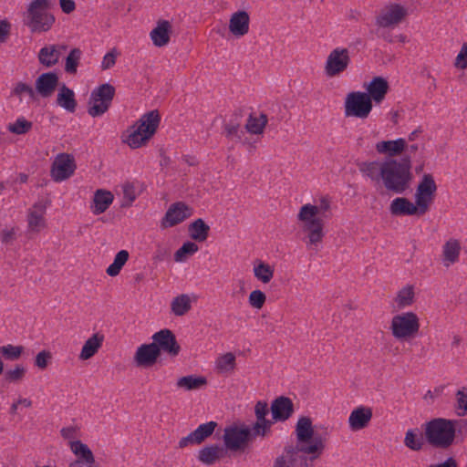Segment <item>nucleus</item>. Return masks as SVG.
<instances>
[{"mask_svg": "<svg viewBox=\"0 0 467 467\" xmlns=\"http://www.w3.org/2000/svg\"><path fill=\"white\" fill-rule=\"evenodd\" d=\"M330 202L323 197L318 205L310 203L303 205L297 219L303 223V230L307 233L308 243L317 245L324 237V220L329 217Z\"/></svg>", "mask_w": 467, "mask_h": 467, "instance_id": "nucleus-1", "label": "nucleus"}, {"mask_svg": "<svg viewBox=\"0 0 467 467\" xmlns=\"http://www.w3.org/2000/svg\"><path fill=\"white\" fill-rule=\"evenodd\" d=\"M411 161L410 156L400 160L391 159L382 162L381 180L389 192L402 194L410 187L412 180Z\"/></svg>", "mask_w": 467, "mask_h": 467, "instance_id": "nucleus-2", "label": "nucleus"}, {"mask_svg": "<svg viewBox=\"0 0 467 467\" xmlns=\"http://www.w3.org/2000/svg\"><path fill=\"white\" fill-rule=\"evenodd\" d=\"M322 444L316 439L315 444H296L285 446L273 467H308V460L314 461L321 455Z\"/></svg>", "mask_w": 467, "mask_h": 467, "instance_id": "nucleus-3", "label": "nucleus"}, {"mask_svg": "<svg viewBox=\"0 0 467 467\" xmlns=\"http://www.w3.org/2000/svg\"><path fill=\"white\" fill-rule=\"evenodd\" d=\"M427 442L434 448L447 449L455 439V421L435 418L422 425Z\"/></svg>", "mask_w": 467, "mask_h": 467, "instance_id": "nucleus-4", "label": "nucleus"}, {"mask_svg": "<svg viewBox=\"0 0 467 467\" xmlns=\"http://www.w3.org/2000/svg\"><path fill=\"white\" fill-rule=\"evenodd\" d=\"M50 0H33L24 14V25L31 33H44L49 31L54 23L55 16L49 12Z\"/></svg>", "mask_w": 467, "mask_h": 467, "instance_id": "nucleus-5", "label": "nucleus"}, {"mask_svg": "<svg viewBox=\"0 0 467 467\" xmlns=\"http://www.w3.org/2000/svg\"><path fill=\"white\" fill-rule=\"evenodd\" d=\"M161 122L158 110H151L143 114L136 124L129 130V135L124 140L132 149H137L150 140L157 130Z\"/></svg>", "mask_w": 467, "mask_h": 467, "instance_id": "nucleus-6", "label": "nucleus"}, {"mask_svg": "<svg viewBox=\"0 0 467 467\" xmlns=\"http://www.w3.org/2000/svg\"><path fill=\"white\" fill-rule=\"evenodd\" d=\"M257 436L249 426L233 424L223 431V443L231 451H244Z\"/></svg>", "mask_w": 467, "mask_h": 467, "instance_id": "nucleus-7", "label": "nucleus"}, {"mask_svg": "<svg viewBox=\"0 0 467 467\" xmlns=\"http://www.w3.org/2000/svg\"><path fill=\"white\" fill-rule=\"evenodd\" d=\"M115 96V88L109 83L102 84L92 90L88 113L93 117L103 115L109 109Z\"/></svg>", "mask_w": 467, "mask_h": 467, "instance_id": "nucleus-8", "label": "nucleus"}, {"mask_svg": "<svg viewBox=\"0 0 467 467\" xmlns=\"http://www.w3.org/2000/svg\"><path fill=\"white\" fill-rule=\"evenodd\" d=\"M420 329V322L413 312L396 315L391 319L390 330L393 337L399 340L413 337Z\"/></svg>", "mask_w": 467, "mask_h": 467, "instance_id": "nucleus-9", "label": "nucleus"}, {"mask_svg": "<svg viewBox=\"0 0 467 467\" xmlns=\"http://www.w3.org/2000/svg\"><path fill=\"white\" fill-rule=\"evenodd\" d=\"M372 102L370 97L365 92L353 91L347 95L345 100V115L347 117H357L366 119L371 109Z\"/></svg>", "mask_w": 467, "mask_h": 467, "instance_id": "nucleus-10", "label": "nucleus"}, {"mask_svg": "<svg viewBox=\"0 0 467 467\" xmlns=\"http://www.w3.org/2000/svg\"><path fill=\"white\" fill-rule=\"evenodd\" d=\"M351 63L350 52L346 47H336L330 51L325 64V73L327 77L339 76L346 71Z\"/></svg>", "mask_w": 467, "mask_h": 467, "instance_id": "nucleus-11", "label": "nucleus"}, {"mask_svg": "<svg viewBox=\"0 0 467 467\" xmlns=\"http://www.w3.org/2000/svg\"><path fill=\"white\" fill-rule=\"evenodd\" d=\"M437 185L433 176L430 173H425L418 184L415 201L418 207H420V214L426 213L429 210L430 204L432 202Z\"/></svg>", "mask_w": 467, "mask_h": 467, "instance_id": "nucleus-12", "label": "nucleus"}, {"mask_svg": "<svg viewBox=\"0 0 467 467\" xmlns=\"http://www.w3.org/2000/svg\"><path fill=\"white\" fill-rule=\"evenodd\" d=\"M407 9L400 4H389L381 9L376 17V24L380 27L399 25L407 16Z\"/></svg>", "mask_w": 467, "mask_h": 467, "instance_id": "nucleus-13", "label": "nucleus"}, {"mask_svg": "<svg viewBox=\"0 0 467 467\" xmlns=\"http://www.w3.org/2000/svg\"><path fill=\"white\" fill-rule=\"evenodd\" d=\"M296 444H315L316 439L319 440L322 444L321 454L323 453L326 447L325 439L320 434L314 432L310 418H299L296 425Z\"/></svg>", "mask_w": 467, "mask_h": 467, "instance_id": "nucleus-14", "label": "nucleus"}, {"mask_svg": "<svg viewBox=\"0 0 467 467\" xmlns=\"http://www.w3.org/2000/svg\"><path fill=\"white\" fill-rule=\"evenodd\" d=\"M76 169L74 159L66 153H61L55 159L51 167V177L55 182H62L69 178Z\"/></svg>", "mask_w": 467, "mask_h": 467, "instance_id": "nucleus-15", "label": "nucleus"}, {"mask_svg": "<svg viewBox=\"0 0 467 467\" xmlns=\"http://www.w3.org/2000/svg\"><path fill=\"white\" fill-rule=\"evenodd\" d=\"M269 413L268 405L265 401L259 400L254 406L256 421L250 427L256 436L265 437L271 432L274 420L266 419Z\"/></svg>", "mask_w": 467, "mask_h": 467, "instance_id": "nucleus-16", "label": "nucleus"}, {"mask_svg": "<svg viewBox=\"0 0 467 467\" xmlns=\"http://www.w3.org/2000/svg\"><path fill=\"white\" fill-rule=\"evenodd\" d=\"M152 339V343L158 345L160 351L163 350L172 357L177 356L181 350L174 334L170 329L164 328L156 332L153 334Z\"/></svg>", "mask_w": 467, "mask_h": 467, "instance_id": "nucleus-17", "label": "nucleus"}, {"mask_svg": "<svg viewBox=\"0 0 467 467\" xmlns=\"http://www.w3.org/2000/svg\"><path fill=\"white\" fill-rule=\"evenodd\" d=\"M70 449L78 456V460L70 463V467H98L94 455L87 444L80 441H70Z\"/></svg>", "mask_w": 467, "mask_h": 467, "instance_id": "nucleus-18", "label": "nucleus"}, {"mask_svg": "<svg viewBox=\"0 0 467 467\" xmlns=\"http://www.w3.org/2000/svg\"><path fill=\"white\" fill-rule=\"evenodd\" d=\"M160 357V348L156 343L143 344L137 348L134 361L138 367L148 368L156 363Z\"/></svg>", "mask_w": 467, "mask_h": 467, "instance_id": "nucleus-19", "label": "nucleus"}, {"mask_svg": "<svg viewBox=\"0 0 467 467\" xmlns=\"http://www.w3.org/2000/svg\"><path fill=\"white\" fill-rule=\"evenodd\" d=\"M373 416L372 409L358 406L354 409L348 417V426L351 431H357L368 426Z\"/></svg>", "mask_w": 467, "mask_h": 467, "instance_id": "nucleus-20", "label": "nucleus"}, {"mask_svg": "<svg viewBox=\"0 0 467 467\" xmlns=\"http://www.w3.org/2000/svg\"><path fill=\"white\" fill-rule=\"evenodd\" d=\"M271 412L274 421H285L294 413V404L289 398L280 396L273 400Z\"/></svg>", "mask_w": 467, "mask_h": 467, "instance_id": "nucleus-21", "label": "nucleus"}, {"mask_svg": "<svg viewBox=\"0 0 467 467\" xmlns=\"http://www.w3.org/2000/svg\"><path fill=\"white\" fill-rule=\"evenodd\" d=\"M58 76L55 72L41 74L36 80V91L43 98L50 97L58 85Z\"/></svg>", "mask_w": 467, "mask_h": 467, "instance_id": "nucleus-22", "label": "nucleus"}, {"mask_svg": "<svg viewBox=\"0 0 467 467\" xmlns=\"http://www.w3.org/2000/svg\"><path fill=\"white\" fill-rule=\"evenodd\" d=\"M67 49L64 45H49L42 47L38 52V60L46 67H52L59 61L63 51Z\"/></svg>", "mask_w": 467, "mask_h": 467, "instance_id": "nucleus-23", "label": "nucleus"}, {"mask_svg": "<svg viewBox=\"0 0 467 467\" xmlns=\"http://www.w3.org/2000/svg\"><path fill=\"white\" fill-rule=\"evenodd\" d=\"M250 16L244 10L234 13L229 20V30L236 37L246 35L249 31Z\"/></svg>", "mask_w": 467, "mask_h": 467, "instance_id": "nucleus-24", "label": "nucleus"}, {"mask_svg": "<svg viewBox=\"0 0 467 467\" xmlns=\"http://www.w3.org/2000/svg\"><path fill=\"white\" fill-rule=\"evenodd\" d=\"M389 88V83L384 78L375 77L366 86V93L370 97L371 102L374 101L375 103L379 104L384 100Z\"/></svg>", "mask_w": 467, "mask_h": 467, "instance_id": "nucleus-25", "label": "nucleus"}, {"mask_svg": "<svg viewBox=\"0 0 467 467\" xmlns=\"http://www.w3.org/2000/svg\"><path fill=\"white\" fill-rule=\"evenodd\" d=\"M189 207L182 202H176L172 204L165 213L162 219V225L164 227H171L183 222L190 213H187Z\"/></svg>", "mask_w": 467, "mask_h": 467, "instance_id": "nucleus-26", "label": "nucleus"}, {"mask_svg": "<svg viewBox=\"0 0 467 467\" xmlns=\"http://www.w3.org/2000/svg\"><path fill=\"white\" fill-rule=\"evenodd\" d=\"M389 211L392 215L396 216L414 214L421 215L420 207L404 197L395 198L389 205Z\"/></svg>", "mask_w": 467, "mask_h": 467, "instance_id": "nucleus-27", "label": "nucleus"}, {"mask_svg": "<svg viewBox=\"0 0 467 467\" xmlns=\"http://www.w3.org/2000/svg\"><path fill=\"white\" fill-rule=\"evenodd\" d=\"M171 26L167 20H161L157 26L150 32V38L156 47H164L170 41V32Z\"/></svg>", "mask_w": 467, "mask_h": 467, "instance_id": "nucleus-28", "label": "nucleus"}, {"mask_svg": "<svg viewBox=\"0 0 467 467\" xmlns=\"http://www.w3.org/2000/svg\"><path fill=\"white\" fill-rule=\"evenodd\" d=\"M57 104L70 113L76 111L78 103L75 99V93L65 84H63L58 89Z\"/></svg>", "mask_w": 467, "mask_h": 467, "instance_id": "nucleus-29", "label": "nucleus"}, {"mask_svg": "<svg viewBox=\"0 0 467 467\" xmlns=\"http://www.w3.org/2000/svg\"><path fill=\"white\" fill-rule=\"evenodd\" d=\"M425 441H427L425 435L419 428L409 429L403 440L404 445L413 451H421L425 445Z\"/></svg>", "mask_w": 467, "mask_h": 467, "instance_id": "nucleus-30", "label": "nucleus"}, {"mask_svg": "<svg viewBox=\"0 0 467 467\" xmlns=\"http://www.w3.org/2000/svg\"><path fill=\"white\" fill-rule=\"evenodd\" d=\"M114 200L113 194L109 191L97 190L94 193L92 212L98 215L104 213Z\"/></svg>", "mask_w": 467, "mask_h": 467, "instance_id": "nucleus-31", "label": "nucleus"}, {"mask_svg": "<svg viewBox=\"0 0 467 467\" xmlns=\"http://www.w3.org/2000/svg\"><path fill=\"white\" fill-rule=\"evenodd\" d=\"M103 340V335L99 333L94 334L84 343L79 358L83 360L92 358L101 347Z\"/></svg>", "mask_w": 467, "mask_h": 467, "instance_id": "nucleus-32", "label": "nucleus"}, {"mask_svg": "<svg viewBox=\"0 0 467 467\" xmlns=\"http://www.w3.org/2000/svg\"><path fill=\"white\" fill-rule=\"evenodd\" d=\"M406 146L404 139H397L395 140H383L376 145V150L379 153H388L389 156H396L403 151Z\"/></svg>", "mask_w": 467, "mask_h": 467, "instance_id": "nucleus-33", "label": "nucleus"}, {"mask_svg": "<svg viewBox=\"0 0 467 467\" xmlns=\"http://www.w3.org/2000/svg\"><path fill=\"white\" fill-rule=\"evenodd\" d=\"M189 234L197 242H204L208 238L210 226L201 218L196 219L189 225Z\"/></svg>", "mask_w": 467, "mask_h": 467, "instance_id": "nucleus-34", "label": "nucleus"}, {"mask_svg": "<svg viewBox=\"0 0 467 467\" xmlns=\"http://www.w3.org/2000/svg\"><path fill=\"white\" fill-rule=\"evenodd\" d=\"M207 384L206 378L202 376L188 375L177 380V387L185 390L199 389Z\"/></svg>", "mask_w": 467, "mask_h": 467, "instance_id": "nucleus-35", "label": "nucleus"}, {"mask_svg": "<svg viewBox=\"0 0 467 467\" xmlns=\"http://www.w3.org/2000/svg\"><path fill=\"white\" fill-rule=\"evenodd\" d=\"M45 206L42 203H36L28 214V226L32 231H39L45 224L44 213Z\"/></svg>", "mask_w": 467, "mask_h": 467, "instance_id": "nucleus-36", "label": "nucleus"}, {"mask_svg": "<svg viewBox=\"0 0 467 467\" xmlns=\"http://www.w3.org/2000/svg\"><path fill=\"white\" fill-rule=\"evenodd\" d=\"M221 451L222 449L217 444L205 446L199 451L197 458L202 463L212 465L220 458Z\"/></svg>", "mask_w": 467, "mask_h": 467, "instance_id": "nucleus-37", "label": "nucleus"}, {"mask_svg": "<svg viewBox=\"0 0 467 467\" xmlns=\"http://www.w3.org/2000/svg\"><path fill=\"white\" fill-rule=\"evenodd\" d=\"M461 251L460 243L457 240H449L443 245V256L445 265H449L458 261Z\"/></svg>", "mask_w": 467, "mask_h": 467, "instance_id": "nucleus-38", "label": "nucleus"}, {"mask_svg": "<svg viewBox=\"0 0 467 467\" xmlns=\"http://www.w3.org/2000/svg\"><path fill=\"white\" fill-rule=\"evenodd\" d=\"M191 307V299L186 294L174 297L171 303V312L178 317L185 315Z\"/></svg>", "mask_w": 467, "mask_h": 467, "instance_id": "nucleus-39", "label": "nucleus"}, {"mask_svg": "<svg viewBox=\"0 0 467 467\" xmlns=\"http://www.w3.org/2000/svg\"><path fill=\"white\" fill-rule=\"evenodd\" d=\"M358 169L371 181L379 182L381 179L382 163L379 161L362 162L358 164Z\"/></svg>", "mask_w": 467, "mask_h": 467, "instance_id": "nucleus-40", "label": "nucleus"}, {"mask_svg": "<svg viewBox=\"0 0 467 467\" xmlns=\"http://www.w3.org/2000/svg\"><path fill=\"white\" fill-rule=\"evenodd\" d=\"M239 115L234 114V118L224 125L225 136L230 140L240 141L244 135V131L240 129Z\"/></svg>", "mask_w": 467, "mask_h": 467, "instance_id": "nucleus-41", "label": "nucleus"}, {"mask_svg": "<svg viewBox=\"0 0 467 467\" xmlns=\"http://www.w3.org/2000/svg\"><path fill=\"white\" fill-rule=\"evenodd\" d=\"M129 256V252L126 250H120L119 252H118L114 257L113 263L109 265V267L107 268L106 273L109 276L118 275L121 268L127 263Z\"/></svg>", "mask_w": 467, "mask_h": 467, "instance_id": "nucleus-42", "label": "nucleus"}, {"mask_svg": "<svg viewBox=\"0 0 467 467\" xmlns=\"http://www.w3.org/2000/svg\"><path fill=\"white\" fill-rule=\"evenodd\" d=\"M82 51L79 48H73L66 57L65 71L68 74H76Z\"/></svg>", "mask_w": 467, "mask_h": 467, "instance_id": "nucleus-43", "label": "nucleus"}, {"mask_svg": "<svg viewBox=\"0 0 467 467\" xmlns=\"http://www.w3.org/2000/svg\"><path fill=\"white\" fill-rule=\"evenodd\" d=\"M267 123V117L265 114H261L260 118H254L252 115L249 116L245 128L248 132L252 134H261L264 131V128Z\"/></svg>", "mask_w": 467, "mask_h": 467, "instance_id": "nucleus-44", "label": "nucleus"}, {"mask_svg": "<svg viewBox=\"0 0 467 467\" xmlns=\"http://www.w3.org/2000/svg\"><path fill=\"white\" fill-rule=\"evenodd\" d=\"M217 425V422L213 420L199 425L197 429L193 431L197 441L200 444L203 442L207 438H209L213 433Z\"/></svg>", "mask_w": 467, "mask_h": 467, "instance_id": "nucleus-45", "label": "nucleus"}, {"mask_svg": "<svg viewBox=\"0 0 467 467\" xmlns=\"http://www.w3.org/2000/svg\"><path fill=\"white\" fill-rule=\"evenodd\" d=\"M23 352V346L7 344L0 347V354L5 358V359L10 361H16L19 359Z\"/></svg>", "mask_w": 467, "mask_h": 467, "instance_id": "nucleus-46", "label": "nucleus"}, {"mask_svg": "<svg viewBox=\"0 0 467 467\" xmlns=\"http://www.w3.org/2000/svg\"><path fill=\"white\" fill-rule=\"evenodd\" d=\"M33 127V123L24 117L18 118L14 123L7 126L8 131L16 135H23L27 133Z\"/></svg>", "mask_w": 467, "mask_h": 467, "instance_id": "nucleus-47", "label": "nucleus"}, {"mask_svg": "<svg viewBox=\"0 0 467 467\" xmlns=\"http://www.w3.org/2000/svg\"><path fill=\"white\" fill-rule=\"evenodd\" d=\"M198 245L193 242L184 243L174 254V260L176 262H183L190 255H192L198 251Z\"/></svg>", "mask_w": 467, "mask_h": 467, "instance_id": "nucleus-48", "label": "nucleus"}, {"mask_svg": "<svg viewBox=\"0 0 467 467\" xmlns=\"http://www.w3.org/2000/svg\"><path fill=\"white\" fill-rule=\"evenodd\" d=\"M123 202L122 207H129L136 200L138 196L137 187L134 182H125L122 185Z\"/></svg>", "mask_w": 467, "mask_h": 467, "instance_id": "nucleus-49", "label": "nucleus"}, {"mask_svg": "<svg viewBox=\"0 0 467 467\" xmlns=\"http://www.w3.org/2000/svg\"><path fill=\"white\" fill-rule=\"evenodd\" d=\"M254 276L265 284L270 282L274 275V269L267 264L261 262L254 268Z\"/></svg>", "mask_w": 467, "mask_h": 467, "instance_id": "nucleus-50", "label": "nucleus"}, {"mask_svg": "<svg viewBox=\"0 0 467 467\" xmlns=\"http://www.w3.org/2000/svg\"><path fill=\"white\" fill-rule=\"evenodd\" d=\"M235 367V357L233 353H226L218 358L216 368L220 372H230Z\"/></svg>", "mask_w": 467, "mask_h": 467, "instance_id": "nucleus-51", "label": "nucleus"}, {"mask_svg": "<svg viewBox=\"0 0 467 467\" xmlns=\"http://www.w3.org/2000/svg\"><path fill=\"white\" fill-rule=\"evenodd\" d=\"M414 292L411 286L402 288L397 296L396 302L399 307H405L413 303Z\"/></svg>", "mask_w": 467, "mask_h": 467, "instance_id": "nucleus-52", "label": "nucleus"}, {"mask_svg": "<svg viewBox=\"0 0 467 467\" xmlns=\"http://www.w3.org/2000/svg\"><path fill=\"white\" fill-rule=\"evenodd\" d=\"M26 374V368L22 365H16L13 369L5 373V379L7 382L14 383L23 379Z\"/></svg>", "mask_w": 467, "mask_h": 467, "instance_id": "nucleus-53", "label": "nucleus"}, {"mask_svg": "<svg viewBox=\"0 0 467 467\" xmlns=\"http://www.w3.org/2000/svg\"><path fill=\"white\" fill-rule=\"evenodd\" d=\"M457 410L460 416L467 414V388L459 389L456 393Z\"/></svg>", "mask_w": 467, "mask_h": 467, "instance_id": "nucleus-54", "label": "nucleus"}, {"mask_svg": "<svg viewBox=\"0 0 467 467\" xmlns=\"http://www.w3.org/2000/svg\"><path fill=\"white\" fill-rule=\"evenodd\" d=\"M36 92L30 85L24 82H18L13 90L14 95L19 97L27 95L31 100L36 99Z\"/></svg>", "mask_w": 467, "mask_h": 467, "instance_id": "nucleus-55", "label": "nucleus"}, {"mask_svg": "<svg viewBox=\"0 0 467 467\" xmlns=\"http://www.w3.org/2000/svg\"><path fill=\"white\" fill-rule=\"evenodd\" d=\"M266 296L261 290H254L249 295V304L251 306L261 309L265 305Z\"/></svg>", "mask_w": 467, "mask_h": 467, "instance_id": "nucleus-56", "label": "nucleus"}, {"mask_svg": "<svg viewBox=\"0 0 467 467\" xmlns=\"http://www.w3.org/2000/svg\"><path fill=\"white\" fill-rule=\"evenodd\" d=\"M457 68L464 69L467 67V42L463 43L454 62Z\"/></svg>", "mask_w": 467, "mask_h": 467, "instance_id": "nucleus-57", "label": "nucleus"}, {"mask_svg": "<svg viewBox=\"0 0 467 467\" xmlns=\"http://www.w3.org/2000/svg\"><path fill=\"white\" fill-rule=\"evenodd\" d=\"M50 358L51 353L47 350H42L36 355L35 359V365L40 369H44L47 367Z\"/></svg>", "mask_w": 467, "mask_h": 467, "instance_id": "nucleus-58", "label": "nucleus"}, {"mask_svg": "<svg viewBox=\"0 0 467 467\" xmlns=\"http://www.w3.org/2000/svg\"><path fill=\"white\" fill-rule=\"evenodd\" d=\"M116 57H117V53H116L115 49H113L110 52H108L104 56L102 63H101L102 69H109L110 67H112L116 63Z\"/></svg>", "mask_w": 467, "mask_h": 467, "instance_id": "nucleus-59", "label": "nucleus"}, {"mask_svg": "<svg viewBox=\"0 0 467 467\" xmlns=\"http://www.w3.org/2000/svg\"><path fill=\"white\" fill-rule=\"evenodd\" d=\"M197 444H200V443L197 441V439H196L195 434L193 433V431H192L187 436L182 437L179 441L178 447L182 449V448H185V447H187L189 445H197Z\"/></svg>", "mask_w": 467, "mask_h": 467, "instance_id": "nucleus-60", "label": "nucleus"}, {"mask_svg": "<svg viewBox=\"0 0 467 467\" xmlns=\"http://www.w3.org/2000/svg\"><path fill=\"white\" fill-rule=\"evenodd\" d=\"M10 24L6 20H0V43L5 41L10 31Z\"/></svg>", "mask_w": 467, "mask_h": 467, "instance_id": "nucleus-61", "label": "nucleus"}, {"mask_svg": "<svg viewBox=\"0 0 467 467\" xmlns=\"http://www.w3.org/2000/svg\"><path fill=\"white\" fill-rule=\"evenodd\" d=\"M59 4L65 14H70L76 8V4L73 0H59Z\"/></svg>", "mask_w": 467, "mask_h": 467, "instance_id": "nucleus-62", "label": "nucleus"}, {"mask_svg": "<svg viewBox=\"0 0 467 467\" xmlns=\"http://www.w3.org/2000/svg\"><path fill=\"white\" fill-rule=\"evenodd\" d=\"M15 239V232L13 229H5L1 233V241L4 244H9Z\"/></svg>", "mask_w": 467, "mask_h": 467, "instance_id": "nucleus-63", "label": "nucleus"}, {"mask_svg": "<svg viewBox=\"0 0 467 467\" xmlns=\"http://www.w3.org/2000/svg\"><path fill=\"white\" fill-rule=\"evenodd\" d=\"M429 467H457V462L452 457H449L445 462L438 464H431Z\"/></svg>", "mask_w": 467, "mask_h": 467, "instance_id": "nucleus-64", "label": "nucleus"}]
</instances>
